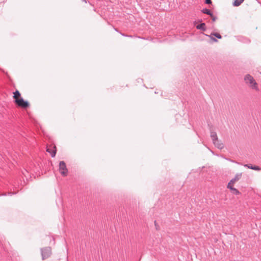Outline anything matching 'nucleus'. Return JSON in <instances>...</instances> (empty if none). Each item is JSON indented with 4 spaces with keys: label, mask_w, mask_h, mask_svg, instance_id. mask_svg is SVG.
Segmentation results:
<instances>
[{
    "label": "nucleus",
    "mask_w": 261,
    "mask_h": 261,
    "mask_svg": "<svg viewBox=\"0 0 261 261\" xmlns=\"http://www.w3.org/2000/svg\"><path fill=\"white\" fill-rule=\"evenodd\" d=\"M46 151L49 153L53 158L55 157L57 152L56 146L55 145L47 146Z\"/></svg>",
    "instance_id": "39448f33"
},
{
    "label": "nucleus",
    "mask_w": 261,
    "mask_h": 261,
    "mask_svg": "<svg viewBox=\"0 0 261 261\" xmlns=\"http://www.w3.org/2000/svg\"><path fill=\"white\" fill-rule=\"evenodd\" d=\"M59 171L63 176H67L68 170L66 168V164L64 161H61L59 163Z\"/></svg>",
    "instance_id": "20e7f679"
},
{
    "label": "nucleus",
    "mask_w": 261,
    "mask_h": 261,
    "mask_svg": "<svg viewBox=\"0 0 261 261\" xmlns=\"http://www.w3.org/2000/svg\"><path fill=\"white\" fill-rule=\"evenodd\" d=\"M213 35H211V36H210V38H211V39L213 41H215V42H217V40L215 38H213Z\"/></svg>",
    "instance_id": "f3484780"
},
{
    "label": "nucleus",
    "mask_w": 261,
    "mask_h": 261,
    "mask_svg": "<svg viewBox=\"0 0 261 261\" xmlns=\"http://www.w3.org/2000/svg\"><path fill=\"white\" fill-rule=\"evenodd\" d=\"M202 12L203 13L208 14V15H210L211 17H213V14L211 12L210 10H209L208 9H203L202 10Z\"/></svg>",
    "instance_id": "9d476101"
},
{
    "label": "nucleus",
    "mask_w": 261,
    "mask_h": 261,
    "mask_svg": "<svg viewBox=\"0 0 261 261\" xmlns=\"http://www.w3.org/2000/svg\"><path fill=\"white\" fill-rule=\"evenodd\" d=\"M205 3L207 4H211L212 3L211 0H205Z\"/></svg>",
    "instance_id": "a211bd4d"
},
{
    "label": "nucleus",
    "mask_w": 261,
    "mask_h": 261,
    "mask_svg": "<svg viewBox=\"0 0 261 261\" xmlns=\"http://www.w3.org/2000/svg\"><path fill=\"white\" fill-rule=\"evenodd\" d=\"M211 17L212 18L213 21H215L216 18H215V17L213 15V17Z\"/></svg>",
    "instance_id": "6ab92c4d"
},
{
    "label": "nucleus",
    "mask_w": 261,
    "mask_h": 261,
    "mask_svg": "<svg viewBox=\"0 0 261 261\" xmlns=\"http://www.w3.org/2000/svg\"><path fill=\"white\" fill-rule=\"evenodd\" d=\"M211 137L212 138V140L213 141V143L215 145H216V142H218V140L217 137V135L216 134H212L211 135Z\"/></svg>",
    "instance_id": "1a4fd4ad"
},
{
    "label": "nucleus",
    "mask_w": 261,
    "mask_h": 261,
    "mask_svg": "<svg viewBox=\"0 0 261 261\" xmlns=\"http://www.w3.org/2000/svg\"><path fill=\"white\" fill-rule=\"evenodd\" d=\"M234 184L233 183H232L231 182H229L228 185H227V188L231 190H232L233 188H234L233 187V185H234Z\"/></svg>",
    "instance_id": "9b49d317"
},
{
    "label": "nucleus",
    "mask_w": 261,
    "mask_h": 261,
    "mask_svg": "<svg viewBox=\"0 0 261 261\" xmlns=\"http://www.w3.org/2000/svg\"><path fill=\"white\" fill-rule=\"evenodd\" d=\"M211 35H213L219 39H221L222 38L221 35L219 33H212L211 34Z\"/></svg>",
    "instance_id": "4468645a"
},
{
    "label": "nucleus",
    "mask_w": 261,
    "mask_h": 261,
    "mask_svg": "<svg viewBox=\"0 0 261 261\" xmlns=\"http://www.w3.org/2000/svg\"><path fill=\"white\" fill-rule=\"evenodd\" d=\"M244 0H234L233 3V5L235 7L239 6Z\"/></svg>",
    "instance_id": "0eeeda50"
},
{
    "label": "nucleus",
    "mask_w": 261,
    "mask_h": 261,
    "mask_svg": "<svg viewBox=\"0 0 261 261\" xmlns=\"http://www.w3.org/2000/svg\"><path fill=\"white\" fill-rule=\"evenodd\" d=\"M13 98L14 99L15 103L22 109H26L30 106L29 102L23 99L21 96V94L18 90H16L13 92Z\"/></svg>",
    "instance_id": "f257e3e1"
},
{
    "label": "nucleus",
    "mask_w": 261,
    "mask_h": 261,
    "mask_svg": "<svg viewBox=\"0 0 261 261\" xmlns=\"http://www.w3.org/2000/svg\"><path fill=\"white\" fill-rule=\"evenodd\" d=\"M245 167H247L249 169H253V166H252V165H245Z\"/></svg>",
    "instance_id": "dca6fc26"
},
{
    "label": "nucleus",
    "mask_w": 261,
    "mask_h": 261,
    "mask_svg": "<svg viewBox=\"0 0 261 261\" xmlns=\"http://www.w3.org/2000/svg\"><path fill=\"white\" fill-rule=\"evenodd\" d=\"M253 170H260V168L258 167V166H253Z\"/></svg>",
    "instance_id": "2eb2a0df"
},
{
    "label": "nucleus",
    "mask_w": 261,
    "mask_h": 261,
    "mask_svg": "<svg viewBox=\"0 0 261 261\" xmlns=\"http://www.w3.org/2000/svg\"><path fill=\"white\" fill-rule=\"evenodd\" d=\"M242 176V173L238 174H237L235 177L232 178L230 182H231L232 183L235 184L237 181H238Z\"/></svg>",
    "instance_id": "423d86ee"
},
{
    "label": "nucleus",
    "mask_w": 261,
    "mask_h": 261,
    "mask_svg": "<svg viewBox=\"0 0 261 261\" xmlns=\"http://www.w3.org/2000/svg\"><path fill=\"white\" fill-rule=\"evenodd\" d=\"M205 24L204 23H202L196 26V28L199 30H205Z\"/></svg>",
    "instance_id": "6e6552de"
},
{
    "label": "nucleus",
    "mask_w": 261,
    "mask_h": 261,
    "mask_svg": "<svg viewBox=\"0 0 261 261\" xmlns=\"http://www.w3.org/2000/svg\"><path fill=\"white\" fill-rule=\"evenodd\" d=\"M244 81L245 83L251 89L254 90L256 91H259L258 84L255 81V79L250 74H247L244 77Z\"/></svg>",
    "instance_id": "f03ea898"
},
{
    "label": "nucleus",
    "mask_w": 261,
    "mask_h": 261,
    "mask_svg": "<svg viewBox=\"0 0 261 261\" xmlns=\"http://www.w3.org/2000/svg\"><path fill=\"white\" fill-rule=\"evenodd\" d=\"M231 192L232 194L235 195H239L240 194V192L235 188H233L232 190H231Z\"/></svg>",
    "instance_id": "f8f14e48"
},
{
    "label": "nucleus",
    "mask_w": 261,
    "mask_h": 261,
    "mask_svg": "<svg viewBox=\"0 0 261 261\" xmlns=\"http://www.w3.org/2000/svg\"><path fill=\"white\" fill-rule=\"evenodd\" d=\"M215 145L219 148H222L223 146V144L220 142L219 140L218 142H216V145Z\"/></svg>",
    "instance_id": "ddd939ff"
},
{
    "label": "nucleus",
    "mask_w": 261,
    "mask_h": 261,
    "mask_svg": "<svg viewBox=\"0 0 261 261\" xmlns=\"http://www.w3.org/2000/svg\"><path fill=\"white\" fill-rule=\"evenodd\" d=\"M42 260L49 258L51 255V248L49 247L43 248L41 249Z\"/></svg>",
    "instance_id": "7ed1b4c3"
}]
</instances>
